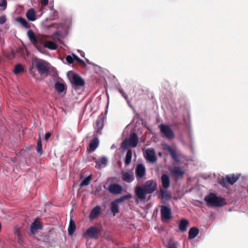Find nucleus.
<instances>
[{
    "label": "nucleus",
    "mask_w": 248,
    "mask_h": 248,
    "mask_svg": "<svg viewBox=\"0 0 248 248\" xmlns=\"http://www.w3.org/2000/svg\"><path fill=\"white\" fill-rule=\"evenodd\" d=\"M240 174L235 175L234 174H231L227 175L225 177H222L221 184L226 186L228 184L230 185L234 184L240 178Z\"/></svg>",
    "instance_id": "nucleus-7"
},
{
    "label": "nucleus",
    "mask_w": 248,
    "mask_h": 248,
    "mask_svg": "<svg viewBox=\"0 0 248 248\" xmlns=\"http://www.w3.org/2000/svg\"><path fill=\"white\" fill-rule=\"evenodd\" d=\"M42 228V226L39 223L36 222V220H35L31 225L30 231L34 234L37 230H40Z\"/></svg>",
    "instance_id": "nucleus-24"
},
{
    "label": "nucleus",
    "mask_w": 248,
    "mask_h": 248,
    "mask_svg": "<svg viewBox=\"0 0 248 248\" xmlns=\"http://www.w3.org/2000/svg\"><path fill=\"white\" fill-rule=\"evenodd\" d=\"M157 189V183L155 180H150L146 181L142 186H137L135 188V195L140 201L146 199V195L152 194Z\"/></svg>",
    "instance_id": "nucleus-1"
},
{
    "label": "nucleus",
    "mask_w": 248,
    "mask_h": 248,
    "mask_svg": "<svg viewBox=\"0 0 248 248\" xmlns=\"http://www.w3.org/2000/svg\"><path fill=\"white\" fill-rule=\"evenodd\" d=\"M36 151L38 153L40 154H42L43 153L42 144V141H41V138L40 136H39V137L38 139L37 147H36Z\"/></svg>",
    "instance_id": "nucleus-34"
},
{
    "label": "nucleus",
    "mask_w": 248,
    "mask_h": 248,
    "mask_svg": "<svg viewBox=\"0 0 248 248\" xmlns=\"http://www.w3.org/2000/svg\"><path fill=\"white\" fill-rule=\"evenodd\" d=\"M145 168L142 164L138 165L136 170V175L139 178H142L145 175Z\"/></svg>",
    "instance_id": "nucleus-17"
},
{
    "label": "nucleus",
    "mask_w": 248,
    "mask_h": 248,
    "mask_svg": "<svg viewBox=\"0 0 248 248\" xmlns=\"http://www.w3.org/2000/svg\"><path fill=\"white\" fill-rule=\"evenodd\" d=\"M58 34H59V33H58V32H56V33H55V35H58Z\"/></svg>",
    "instance_id": "nucleus-46"
},
{
    "label": "nucleus",
    "mask_w": 248,
    "mask_h": 248,
    "mask_svg": "<svg viewBox=\"0 0 248 248\" xmlns=\"http://www.w3.org/2000/svg\"><path fill=\"white\" fill-rule=\"evenodd\" d=\"M51 12L52 14H53V16H50V19L52 20L57 19L58 16V12L55 10H54L53 9H51Z\"/></svg>",
    "instance_id": "nucleus-38"
},
{
    "label": "nucleus",
    "mask_w": 248,
    "mask_h": 248,
    "mask_svg": "<svg viewBox=\"0 0 248 248\" xmlns=\"http://www.w3.org/2000/svg\"><path fill=\"white\" fill-rule=\"evenodd\" d=\"M108 189L113 194H120L122 192L123 187L118 184H111L109 185Z\"/></svg>",
    "instance_id": "nucleus-13"
},
{
    "label": "nucleus",
    "mask_w": 248,
    "mask_h": 248,
    "mask_svg": "<svg viewBox=\"0 0 248 248\" xmlns=\"http://www.w3.org/2000/svg\"><path fill=\"white\" fill-rule=\"evenodd\" d=\"M27 35L33 45L37 48L38 50L41 51V40L36 37L34 32L31 30L28 31Z\"/></svg>",
    "instance_id": "nucleus-5"
},
{
    "label": "nucleus",
    "mask_w": 248,
    "mask_h": 248,
    "mask_svg": "<svg viewBox=\"0 0 248 248\" xmlns=\"http://www.w3.org/2000/svg\"><path fill=\"white\" fill-rule=\"evenodd\" d=\"M24 71V67L20 64L16 65L15 67L14 72L15 74L17 75Z\"/></svg>",
    "instance_id": "nucleus-35"
},
{
    "label": "nucleus",
    "mask_w": 248,
    "mask_h": 248,
    "mask_svg": "<svg viewBox=\"0 0 248 248\" xmlns=\"http://www.w3.org/2000/svg\"><path fill=\"white\" fill-rule=\"evenodd\" d=\"M132 196L131 194H127L121 196L119 198L116 199L111 203L110 210L113 216H115L119 212V203L123 202L124 200L131 199Z\"/></svg>",
    "instance_id": "nucleus-4"
},
{
    "label": "nucleus",
    "mask_w": 248,
    "mask_h": 248,
    "mask_svg": "<svg viewBox=\"0 0 248 248\" xmlns=\"http://www.w3.org/2000/svg\"><path fill=\"white\" fill-rule=\"evenodd\" d=\"M132 156V153L131 150H128L127 152L126 156L124 159V163L126 165H128L130 164L131 161Z\"/></svg>",
    "instance_id": "nucleus-32"
},
{
    "label": "nucleus",
    "mask_w": 248,
    "mask_h": 248,
    "mask_svg": "<svg viewBox=\"0 0 248 248\" xmlns=\"http://www.w3.org/2000/svg\"><path fill=\"white\" fill-rule=\"evenodd\" d=\"M36 67L41 75L46 74L48 72V68L43 61H38L35 63Z\"/></svg>",
    "instance_id": "nucleus-12"
},
{
    "label": "nucleus",
    "mask_w": 248,
    "mask_h": 248,
    "mask_svg": "<svg viewBox=\"0 0 248 248\" xmlns=\"http://www.w3.org/2000/svg\"><path fill=\"white\" fill-rule=\"evenodd\" d=\"M92 179V175H90L87 177L83 179L80 183V187H83L85 186H88L90 184L91 181Z\"/></svg>",
    "instance_id": "nucleus-30"
},
{
    "label": "nucleus",
    "mask_w": 248,
    "mask_h": 248,
    "mask_svg": "<svg viewBox=\"0 0 248 248\" xmlns=\"http://www.w3.org/2000/svg\"><path fill=\"white\" fill-rule=\"evenodd\" d=\"M68 77L73 86L75 88L84 86L85 84L84 80L78 74L71 72L69 74Z\"/></svg>",
    "instance_id": "nucleus-3"
},
{
    "label": "nucleus",
    "mask_w": 248,
    "mask_h": 248,
    "mask_svg": "<svg viewBox=\"0 0 248 248\" xmlns=\"http://www.w3.org/2000/svg\"><path fill=\"white\" fill-rule=\"evenodd\" d=\"M75 56H76V55L75 54H73V56H71L70 55L67 56L66 57V60L67 62L70 64L73 63L74 61H75Z\"/></svg>",
    "instance_id": "nucleus-36"
},
{
    "label": "nucleus",
    "mask_w": 248,
    "mask_h": 248,
    "mask_svg": "<svg viewBox=\"0 0 248 248\" xmlns=\"http://www.w3.org/2000/svg\"><path fill=\"white\" fill-rule=\"evenodd\" d=\"M167 248H178V243L176 242L169 243Z\"/></svg>",
    "instance_id": "nucleus-40"
},
{
    "label": "nucleus",
    "mask_w": 248,
    "mask_h": 248,
    "mask_svg": "<svg viewBox=\"0 0 248 248\" xmlns=\"http://www.w3.org/2000/svg\"><path fill=\"white\" fill-rule=\"evenodd\" d=\"M51 134L50 132H47V133H46L45 135V137H44L45 140H48L50 138V137H51Z\"/></svg>",
    "instance_id": "nucleus-45"
},
{
    "label": "nucleus",
    "mask_w": 248,
    "mask_h": 248,
    "mask_svg": "<svg viewBox=\"0 0 248 248\" xmlns=\"http://www.w3.org/2000/svg\"><path fill=\"white\" fill-rule=\"evenodd\" d=\"M6 21V17L5 15L0 16V24H3Z\"/></svg>",
    "instance_id": "nucleus-43"
},
{
    "label": "nucleus",
    "mask_w": 248,
    "mask_h": 248,
    "mask_svg": "<svg viewBox=\"0 0 248 248\" xmlns=\"http://www.w3.org/2000/svg\"><path fill=\"white\" fill-rule=\"evenodd\" d=\"M96 166H98L99 167H101L102 165H106L108 163L107 159L105 157H102L100 158L98 160L96 161Z\"/></svg>",
    "instance_id": "nucleus-33"
},
{
    "label": "nucleus",
    "mask_w": 248,
    "mask_h": 248,
    "mask_svg": "<svg viewBox=\"0 0 248 248\" xmlns=\"http://www.w3.org/2000/svg\"><path fill=\"white\" fill-rule=\"evenodd\" d=\"M161 217L162 220H169L171 217V211L170 208L165 205L161 206Z\"/></svg>",
    "instance_id": "nucleus-10"
},
{
    "label": "nucleus",
    "mask_w": 248,
    "mask_h": 248,
    "mask_svg": "<svg viewBox=\"0 0 248 248\" xmlns=\"http://www.w3.org/2000/svg\"><path fill=\"white\" fill-rule=\"evenodd\" d=\"M99 231L95 227L92 226L87 230L85 233V235L88 236L90 238L95 239L98 238Z\"/></svg>",
    "instance_id": "nucleus-15"
},
{
    "label": "nucleus",
    "mask_w": 248,
    "mask_h": 248,
    "mask_svg": "<svg viewBox=\"0 0 248 248\" xmlns=\"http://www.w3.org/2000/svg\"><path fill=\"white\" fill-rule=\"evenodd\" d=\"M99 140L96 137L94 138L90 142L87 150L89 152H93L98 147Z\"/></svg>",
    "instance_id": "nucleus-18"
},
{
    "label": "nucleus",
    "mask_w": 248,
    "mask_h": 248,
    "mask_svg": "<svg viewBox=\"0 0 248 248\" xmlns=\"http://www.w3.org/2000/svg\"><path fill=\"white\" fill-rule=\"evenodd\" d=\"M199 233V229L195 227L191 228L188 232V238L192 239L196 237Z\"/></svg>",
    "instance_id": "nucleus-22"
},
{
    "label": "nucleus",
    "mask_w": 248,
    "mask_h": 248,
    "mask_svg": "<svg viewBox=\"0 0 248 248\" xmlns=\"http://www.w3.org/2000/svg\"><path fill=\"white\" fill-rule=\"evenodd\" d=\"M122 175L123 180L128 183L132 182L134 179V175L127 172H123Z\"/></svg>",
    "instance_id": "nucleus-21"
},
{
    "label": "nucleus",
    "mask_w": 248,
    "mask_h": 248,
    "mask_svg": "<svg viewBox=\"0 0 248 248\" xmlns=\"http://www.w3.org/2000/svg\"><path fill=\"white\" fill-rule=\"evenodd\" d=\"M16 20L17 22L21 24L25 28L29 29L30 28V26L28 22L22 17H17Z\"/></svg>",
    "instance_id": "nucleus-29"
},
{
    "label": "nucleus",
    "mask_w": 248,
    "mask_h": 248,
    "mask_svg": "<svg viewBox=\"0 0 248 248\" xmlns=\"http://www.w3.org/2000/svg\"><path fill=\"white\" fill-rule=\"evenodd\" d=\"M16 235L17 237V241L19 244H22L23 243L22 237L21 234V232L19 231V230H17L16 232Z\"/></svg>",
    "instance_id": "nucleus-37"
},
{
    "label": "nucleus",
    "mask_w": 248,
    "mask_h": 248,
    "mask_svg": "<svg viewBox=\"0 0 248 248\" xmlns=\"http://www.w3.org/2000/svg\"><path fill=\"white\" fill-rule=\"evenodd\" d=\"M7 1L6 0H2L0 1V7H3V10H5L6 8Z\"/></svg>",
    "instance_id": "nucleus-42"
},
{
    "label": "nucleus",
    "mask_w": 248,
    "mask_h": 248,
    "mask_svg": "<svg viewBox=\"0 0 248 248\" xmlns=\"http://www.w3.org/2000/svg\"><path fill=\"white\" fill-rule=\"evenodd\" d=\"M119 92L121 94V95L124 98V99L127 101V103H129V101L128 100V96L127 94L124 93L123 89L122 88H119L118 89Z\"/></svg>",
    "instance_id": "nucleus-39"
},
{
    "label": "nucleus",
    "mask_w": 248,
    "mask_h": 248,
    "mask_svg": "<svg viewBox=\"0 0 248 248\" xmlns=\"http://www.w3.org/2000/svg\"><path fill=\"white\" fill-rule=\"evenodd\" d=\"M164 149L165 150H167L169 152L171 158L174 160V161L175 162L177 163H179L180 160L179 159L178 155L177 154L175 150L172 149L170 146L168 144L164 145Z\"/></svg>",
    "instance_id": "nucleus-14"
},
{
    "label": "nucleus",
    "mask_w": 248,
    "mask_h": 248,
    "mask_svg": "<svg viewBox=\"0 0 248 248\" xmlns=\"http://www.w3.org/2000/svg\"><path fill=\"white\" fill-rule=\"evenodd\" d=\"M160 192L162 196V199H164L167 201L171 197L170 193H169L166 190L160 189Z\"/></svg>",
    "instance_id": "nucleus-31"
},
{
    "label": "nucleus",
    "mask_w": 248,
    "mask_h": 248,
    "mask_svg": "<svg viewBox=\"0 0 248 248\" xmlns=\"http://www.w3.org/2000/svg\"><path fill=\"white\" fill-rule=\"evenodd\" d=\"M159 155H161V154L160 153H159Z\"/></svg>",
    "instance_id": "nucleus-47"
},
{
    "label": "nucleus",
    "mask_w": 248,
    "mask_h": 248,
    "mask_svg": "<svg viewBox=\"0 0 248 248\" xmlns=\"http://www.w3.org/2000/svg\"><path fill=\"white\" fill-rule=\"evenodd\" d=\"M105 116L102 114L99 115L95 122L94 128L97 134H101V131L104 125Z\"/></svg>",
    "instance_id": "nucleus-9"
},
{
    "label": "nucleus",
    "mask_w": 248,
    "mask_h": 248,
    "mask_svg": "<svg viewBox=\"0 0 248 248\" xmlns=\"http://www.w3.org/2000/svg\"><path fill=\"white\" fill-rule=\"evenodd\" d=\"M139 138L137 134L135 133L131 134L129 138V139L126 140H125L123 142V146L125 147L127 145L132 147H136L138 143Z\"/></svg>",
    "instance_id": "nucleus-8"
},
{
    "label": "nucleus",
    "mask_w": 248,
    "mask_h": 248,
    "mask_svg": "<svg viewBox=\"0 0 248 248\" xmlns=\"http://www.w3.org/2000/svg\"><path fill=\"white\" fill-rule=\"evenodd\" d=\"M44 46L51 50H56L58 46L55 43L51 41H48L44 44Z\"/></svg>",
    "instance_id": "nucleus-27"
},
{
    "label": "nucleus",
    "mask_w": 248,
    "mask_h": 248,
    "mask_svg": "<svg viewBox=\"0 0 248 248\" xmlns=\"http://www.w3.org/2000/svg\"><path fill=\"white\" fill-rule=\"evenodd\" d=\"M162 187L164 189H167L170 186V180L169 176L166 174H162L161 178Z\"/></svg>",
    "instance_id": "nucleus-20"
},
{
    "label": "nucleus",
    "mask_w": 248,
    "mask_h": 248,
    "mask_svg": "<svg viewBox=\"0 0 248 248\" xmlns=\"http://www.w3.org/2000/svg\"><path fill=\"white\" fill-rule=\"evenodd\" d=\"M54 87L55 90L59 93L63 92L65 89V85L59 82H56Z\"/></svg>",
    "instance_id": "nucleus-28"
},
{
    "label": "nucleus",
    "mask_w": 248,
    "mask_h": 248,
    "mask_svg": "<svg viewBox=\"0 0 248 248\" xmlns=\"http://www.w3.org/2000/svg\"><path fill=\"white\" fill-rule=\"evenodd\" d=\"M75 61H77L78 62L80 63V64H83L84 66H86V64L84 62V61L83 60L80 59L77 55L75 56Z\"/></svg>",
    "instance_id": "nucleus-41"
},
{
    "label": "nucleus",
    "mask_w": 248,
    "mask_h": 248,
    "mask_svg": "<svg viewBox=\"0 0 248 248\" xmlns=\"http://www.w3.org/2000/svg\"><path fill=\"white\" fill-rule=\"evenodd\" d=\"M204 200L209 206L214 207L222 206L226 204L225 199L223 198L217 197L215 194L211 193L206 196Z\"/></svg>",
    "instance_id": "nucleus-2"
},
{
    "label": "nucleus",
    "mask_w": 248,
    "mask_h": 248,
    "mask_svg": "<svg viewBox=\"0 0 248 248\" xmlns=\"http://www.w3.org/2000/svg\"><path fill=\"white\" fill-rule=\"evenodd\" d=\"M40 2L42 6H46L47 5L48 0H40Z\"/></svg>",
    "instance_id": "nucleus-44"
},
{
    "label": "nucleus",
    "mask_w": 248,
    "mask_h": 248,
    "mask_svg": "<svg viewBox=\"0 0 248 248\" xmlns=\"http://www.w3.org/2000/svg\"><path fill=\"white\" fill-rule=\"evenodd\" d=\"M161 132L169 140L174 138L175 135L172 129L167 125L161 124L159 125Z\"/></svg>",
    "instance_id": "nucleus-6"
},
{
    "label": "nucleus",
    "mask_w": 248,
    "mask_h": 248,
    "mask_svg": "<svg viewBox=\"0 0 248 248\" xmlns=\"http://www.w3.org/2000/svg\"><path fill=\"white\" fill-rule=\"evenodd\" d=\"M171 174L178 178L183 177L184 174V171L180 167H175L170 170Z\"/></svg>",
    "instance_id": "nucleus-19"
},
{
    "label": "nucleus",
    "mask_w": 248,
    "mask_h": 248,
    "mask_svg": "<svg viewBox=\"0 0 248 248\" xmlns=\"http://www.w3.org/2000/svg\"><path fill=\"white\" fill-rule=\"evenodd\" d=\"M76 226L74 221L72 219H71L68 228V232L69 235H73L76 230Z\"/></svg>",
    "instance_id": "nucleus-26"
},
{
    "label": "nucleus",
    "mask_w": 248,
    "mask_h": 248,
    "mask_svg": "<svg viewBox=\"0 0 248 248\" xmlns=\"http://www.w3.org/2000/svg\"><path fill=\"white\" fill-rule=\"evenodd\" d=\"M189 224V222L186 219L181 220L179 225V228L180 231L182 232H185L187 229V227Z\"/></svg>",
    "instance_id": "nucleus-25"
},
{
    "label": "nucleus",
    "mask_w": 248,
    "mask_h": 248,
    "mask_svg": "<svg viewBox=\"0 0 248 248\" xmlns=\"http://www.w3.org/2000/svg\"><path fill=\"white\" fill-rule=\"evenodd\" d=\"M144 156L146 159L150 162L154 163L157 160L155 150L153 148L147 149L144 154Z\"/></svg>",
    "instance_id": "nucleus-11"
},
{
    "label": "nucleus",
    "mask_w": 248,
    "mask_h": 248,
    "mask_svg": "<svg viewBox=\"0 0 248 248\" xmlns=\"http://www.w3.org/2000/svg\"><path fill=\"white\" fill-rule=\"evenodd\" d=\"M101 212V207L100 206L97 205L91 210L89 218L91 220H93L98 217Z\"/></svg>",
    "instance_id": "nucleus-16"
},
{
    "label": "nucleus",
    "mask_w": 248,
    "mask_h": 248,
    "mask_svg": "<svg viewBox=\"0 0 248 248\" xmlns=\"http://www.w3.org/2000/svg\"><path fill=\"white\" fill-rule=\"evenodd\" d=\"M26 16L27 19L31 21H34L36 20V16L35 11L33 9H30L26 13Z\"/></svg>",
    "instance_id": "nucleus-23"
}]
</instances>
